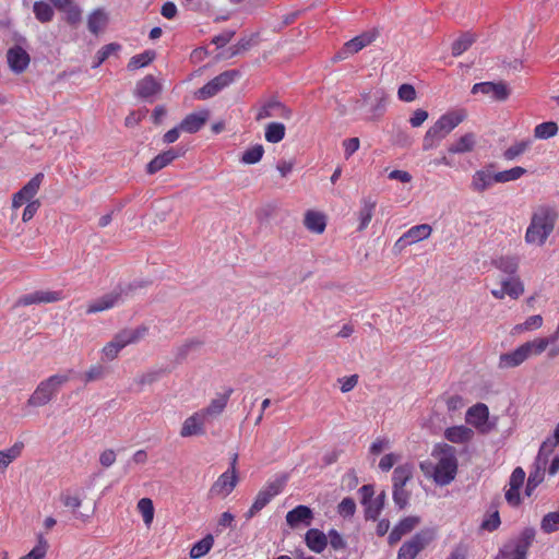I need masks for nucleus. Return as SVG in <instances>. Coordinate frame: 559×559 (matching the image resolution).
I'll return each instance as SVG.
<instances>
[{"label":"nucleus","instance_id":"nucleus-6","mask_svg":"<svg viewBox=\"0 0 559 559\" xmlns=\"http://www.w3.org/2000/svg\"><path fill=\"white\" fill-rule=\"evenodd\" d=\"M465 421L480 435H488L496 429V421L490 420L489 408L485 403H476L465 414Z\"/></svg>","mask_w":559,"mask_h":559},{"label":"nucleus","instance_id":"nucleus-16","mask_svg":"<svg viewBox=\"0 0 559 559\" xmlns=\"http://www.w3.org/2000/svg\"><path fill=\"white\" fill-rule=\"evenodd\" d=\"M7 62L14 73L21 74L28 68L31 57L23 47L14 45L7 51Z\"/></svg>","mask_w":559,"mask_h":559},{"label":"nucleus","instance_id":"nucleus-59","mask_svg":"<svg viewBox=\"0 0 559 559\" xmlns=\"http://www.w3.org/2000/svg\"><path fill=\"white\" fill-rule=\"evenodd\" d=\"M500 516L499 512L495 511L493 513L489 514L481 523L480 527L488 532L496 531L500 525Z\"/></svg>","mask_w":559,"mask_h":559},{"label":"nucleus","instance_id":"nucleus-19","mask_svg":"<svg viewBox=\"0 0 559 559\" xmlns=\"http://www.w3.org/2000/svg\"><path fill=\"white\" fill-rule=\"evenodd\" d=\"M207 419L204 417L203 413H201L200 411L193 413L183 421L180 429V436L187 438L192 436L204 435V425Z\"/></svg>","mask_w":559,"mask_h":559},{"label":"nucleus","instance_id":"nucleus-1","mask_svg":"<svg viewBox=\"0 0 559 559\" xmlns=\"http://www.w3.org/2000/svg\"><path fill=\"white\" fill-rule=\"evenodd\" d=\"M559 212L554 204H539L533 209L524 240L530 246L543 247L554 233Z\"/></svg>","mask_w":559,"mask_h":559},{"label":"nucleus","instance_id":"nucleus-34","mask_svg":"<svg viewBox=\"0 0 559 559\" xmlns=\"http://www.w3.org/2000/svg\"><path fill=\"white\" fill-rule=\"evenodd\" d=\"M525 360H527V356L522 347V345L518 346L514 350L510 353L501 354L499 357V367L500 368H515L522 365Z\"/></svg>","mask_w":559,"mask_h":559},{"label":"nucleus","instance_id":"nucleus-40","mask_svg":"<svg viewBox=\"0 0 559 559\" xmlns=\"http://www.w3.org/2000/svg\"><path fill=\"white\" fill-rule=\"evenodd\" d=\"M507 295L513 299H518L524 293V285L519 276H512L501 281Z\"/></svg>","mask_w":559,"mask_h":559},{"label":"nucleus","instance_id":"nucleus-4","mask_svg":"<svg viewBox=\"0 0 559 559\" xmlns=\"http://www.w3.org/2000/svg\"><path fill=\"white\" fill-rule=\"evenodd\" d=\"M69 380L70 376L68 373L52 374L43 380L27 400V404L34 407L48 404L56 396L60 388Z\"/></svg>","mask_w":559,"mask_h":559},{"label":"nucleus","instance_id":"nucleus-27","mask_svg":"<svg viewBox=\"0 0 559 559\" xmlns=\"http://www.w3.org/2000/svg\"><path fill=\"white\" fill-rule=\"evenodd\" d=\"M209 117L210 112L207 110L191 112L183 118L180 129L187 133H195L205 124Z\"/></svg>","mask_w":559,"mask_h":559},{"label":"nucleus","instance_id":"nucleus-22","mask_svg":"<svg viewBox=\"0 0 559 559\" xmlns=\"http://www.w3.org/2000/svg\"><path fill=\"white\" fill-rule=\"evenodd\" d=\"M313 520L312 510L304 504H299L286 514V522L289 527L296 528L300 524L309 526Z\"/></svg>","mask_w":559,"mask_h":559},{"label":"nucleus","instance_id":"nucleus-5","mask_svg":"<svg viewBox=\"0 0 559 559\" xmlns=\"http://www.w3.org/2000/svg\"><path fill=\"white\" fill-rule=\"evenodd\" d=\"M534 537V528L523 530L516 538L506 543L493 559H527V552Z\"/></svg>","mask_w":559,"mask_h":559},{"label":"nucleus","instance_id":"nucleus-60","mask_svg":"<svg viewBox=\"0 0 559 559\" xmlns=\"http://www.w3.org/2000/svg\"><path fill=\"white\" fill-rule=\"evenodd\" d=\"M399 98L403 102H413L416 98L415 87L411 84H402L397 91Z\"/></svg>","mask_w":559,"mask_h":559},{"label":"nucleus","instance_id":"nucleus-3","mask_svg":"<svg viewBox=\"0 0 559 559\" xmlns=\"http://www.w3.org/2000/svg\"><path fill=\"white\" fill-rule=\"evenodd\" d=\"M463 111H451L442 115L425 133L423 150L430 151L437 147L463 120Z\"/></svg>","mask_w":559,"mask_h":559},{"label":"nucleus","instance_id":"nucleus-25","mask_svg":"<svg viewBox=\"0 0 559 559\" xmlns=\"http://www.w3.org/2000/svg\"><path fill=\"white\" fill-rule=\"evenodd\" d=\"M475 437L474 430L465 425L449 427L444 430V438L452 443L466 444Z\"/></svg>","mask_w":559,"mask_h":559},{"label":"nucleus","instance_id":"nucleus-46","mask_svg":"<svg viewBox=\"0 0 559 559\" xmlns=\"http://www.w3.org/2000/svg\"><path fill=\"white\" fill-rule=\"evenodd\" d=\"M285 126L280 122H271L265 128V140L270 143H278L285 136Z\"/></svg>","mask_w":559,"mask_h":559},{"label":"nucleus","instance_id":"nucleus-15","mask_svg":"<svg viewBox=\"0 0 559 559\" xmlns=\"http://www.w3.org/2000/svg\"><path fill=\"white\" fill-rule=\"evenodd\" d=\"M293 111L286 105L277 100H271L261 106L257 112L255 119L258 121L266 118H281L289 120Z\"/></svg>","mask_w":559,"mask_h":559},{"label":"nucleus","instance_id":"nucleus-24","mask_svg":"<svg viewBox=\"0 0 559 559\" xmlns=\"http://www.w3.org/2000/svg\"><path fill=\"white\" fill-rule=\"evenodd\" d=\"M148 332V328L146 325H140L134 330L124 329L119 331L112 338L118 346L124 348L127 345L134 344L140 342Z\"/></svg>","mask_w":559,"mask_h":559},{"label":"nucleus","instance_id":"nucleus-2","mask_svg":"<svg viewBox=\"0 0 559 559\" xmlns=\"http://www.w3.org/2000/svg\"><path fill=\"white\" fill-rule=\"evenodd\" d=\"M432 456L437 459L432 467V477L440 486L449 485L457 473V459L455 449L448 443H439L432 450Z\"/></svg>","mask_w":559,"mask_h":559},{"label":"nucleus","instance_id":"nucleus-31","mask_svg":"<svg viewBox=\"0 0 559 559\" xmlns=\"http://www.w3.org/2000/svg\"><path fill=\"white\" fill-rule=\"evenodd\" d=\"M234 390L231 388L227 389L224 394L218 395L216 399H213L207 407L202 408L200 412L204 414V417L209 420V418L217 417L221 415L233 394Z\"/></svg>","mask_w":559,"mask_h":559},{"label":"nucleus","instance_id":"nucleus-48","mask_svg":"<svg viewBox=\"0 0 559 559\" xmlns=\"http://www.w3.org/2000/svg\"><path fill=\"white\" fill-rule=\"evenodd\" d=\"M526 173V169L521 166H515L508 170L498 171L495 174L493 179L496 182H509L521 178Z\"/></svg>","mask_w":559,"mask_h":559},{"label":"nucleus","instance_id":"nucleus-54","mask_svg":"<svg viewBox=\"0 0 559 559\" xmlns=\"http://www.w3.org/2000/svg\"><path fill=\"white\" fill-rule=\"evenodd\" d=\"M356 511V503L354 499L347 497L344 498L337 506V512L340 515L344 518H349L355 514Z\"/></svg>","mask_w":559,"mask_h":559},{"label":"nucleus","instance_id":"nucleus-63","mask_svg":"<svg viewBox=\"0 0 559 559\" xmlns=\"http://www.w3.org/2000/svg\"><path fill=\"white\" fill-rule=\"evenodd\" d=\"M121 349L122 348L111 340L103 347L102 353L107 360H114L118 357Z\"/></svg>","mask_w":559,"mask_h":559},{"label":"nucleus","instance_id":"nucleus-17","mask_svg":"<svg viewBox=\"0 0 559 559\" xmlns=\"http://www.w3.org/2000/svg\"><path fill=\"white\" fill-rule=\"evenodd\" d=\"M64 298L62 292L59 290H36L34 293L23 295L19 298L17 305L31 306L34 304H51L60 301Z\"/></svg>","mask_w":559,"mask_h":559},{"label":"nucleus","instance_id":"nucleus-33","mask_svg":"<svg viewBox=\"0 0 559 559\" xmlns=\"http://www.w3.org/2000/svg\"><path fill=\"white\" fill-rule=\"evenodd\" d=\"M476 145V135L468 132L460 136L455 142L448 146V154H465L474 151Z\"/></svg>","mask_w":559,"mask_h":559},{"label":"nucleus","instance_id":"nucleus-56","mask_svg":"<svg viewBox=\"0 0 559 559\" xmlns=\"http://www.w3.org/2000/svg\"><path fill=\"white\" fill-rule=\"evenodd\" d=\"M328 543L334 550H342L346 548V542L336 530H330L328 533Z\"/></svg>","mask_w":559,"mask_h":559},{"label":"nucleus","instance_id":"nucleus-21","mask_svg":"<svg viewBox=\"0 0 559 559\" xmlns=\"http://www.w3.org/2000/svg\"><path fill=\"white\" fill-rule=\"evenodd\" d=\"M162 92V84L151 74L138 81L134 94L143 99H151Z\"/></svg>","mask_w":559,"mask_h":559},{"label":"nucleus","instance_id":"nucleus-35","mask_svg":"<svg viewBox=\"0 0 559 559\" xmlns=\"http://www.w3.org/2000/svg\"><path fill=\"white\" fill-rule=\"evenodd\" d=\"M495 174L490 173L487 169H480L475 171L472 177L471 188L473 191L483 193L489 187H491L496 179H493Z\"/></svg>","mask_w":559,"mask_h":559},{"label":"nucleus","instance_id":"nucleus-58","mask_svg":"<svg viewBox=\"0 0 559 559\" xmlns=\"http://www.w3.org/2000/svg\"><path fill=\"white\" fill-rule=\"evenodd\" d=\"M543 317L539 314H534L528 317L523 324L518 325V330H525V331H532L537 330L543 325Z\"/></svg>","mask_w":559,"mask_h":559},{"label":"nucleus","instance_id":"nucleus-11","mask_svg":"<svg viewBox=\"0 0 559 559\" xmlns=\"http://www.w3.org/2000/svg\"><path fill=\"white\" fill-rule=\"evenodd\" d=\"M361 102L369 107L371 119H379L385 112L388 95L382 88H373L361 94Z\"/></svg>","mask_w":559,"mask_h":559},{"label":"nucleus","instance_id":"nucleus-20","mask_svg":"<svg viewBox=\"0 0 559 559\" xmlns=\"http://www.w3.org/2000/svg\"><path fill=\"white\" fill-rule=\"evenodd\" d=\"M121 296H122L121 290L120 292H118V290L110 292V293L102 296L100 298L90 302L86 308V313L93 314V313L102 312L105 310H109L119 304V301L121 300Z\"/></svg>","mask_w":559,"mask_h":559},{"label":"nucleus","instance_id":"nucleus-29","mask_svg":"<svg viewBox=\"0 0 559 559\" xmlns=\"http://www.w3.org/2000/svg\"><path fill=\"white\" fill-rule=\"evenodd\" d=\"M360 210L357 213L359 219L358 230L362 231L368 227L373 217L377 201L371 197H365L360 200Z\"/></svg>","mask_w":559,"mask_h":559},{"label":"nucleus","instance_id":"nucleus-37","mask_svg":"<svg viewBox=\"0 0 559 559\" xmlns=\"http://www.w3.org/2000/svg\"><path fill=\"white\" fill-rule=\"evenodd\" d=\"M413 477V465L403 464L395 467L392 475L393 488L405 487Z\"/></svg>","mask_w":559,"mask_h":559},{"label":"nucleus","instance_id":"nucleus-62","mask_svg":"<svg viewBox=\"0 0 559 559\" xmlns=\"http://www.w3.org/2000/svg\"><path fill=\"white\" fill-rule=\"evenodd\" d=\"M41 203L39 200H33L31 201L29 203H26V206L23 211V214H22V221L24 223H27L29 222L37 213V211L39 210Z\"/></svg>","mask_w":559,"mask_h":559},{"label":"nucleus","instance_id":"nucleus-41","mask_svg":"<svg viewBox=\"0 0 559 559\" xmlns=\"http://www.w3.org/2000/svg\"><path fill=\"white\" fill-rule=\"evenodd\" d=\"M495 265L498 270L503 272L504 274L512 276H516V272L519 270V259L516 257H501L495 261Z\"/></svg>","mask_w":559,"mask_h":559},{"label":"nucleus","instance_id":"nucleus-12","mask_svg":"<svg viewBox=\"0 0 559 559\" xmlns=\"http://www.w3.org/2000/svg\"><path fill=\"white\" fill-rule=\"evenodd\" d=\"M236 460L237 456H235L230 468L224 472L212 485L210 489L212 496L225 498L235 489L238 483Z\"/></svg>","mask_w":559,"mask_h":559},{"label":"nucleus","instance_id":"nucleus-32","mask_svg":"<svg viewBox=\"0 0 559 559\" xmlns=\"http://www.w3.org/2000/svg\"><path fill=\"white\" fill-rule=\"evenodd\" d=\"M305 543L311 551L321 554L326 548L328 536L318 528H310L305 535Z\"/></svg>","mask_w":559,"mask_h":559},{"label":"nucleus","instance_id":"nucleus-13","mask_svg":"<svg viewBox=\"0 0 559 559\" xmlns=\"http://www.w3.org/2000/svg\"><path fill=\"white\" fill-rule=\"evenodd\" d=\"M237 72L231 71H225L217 76H215L213 80L207 82L204 86H202L198 93L197 96L199 99H206L210 97H213L218 92H221L223 88L228 86L230 83L234 82L235 78L237 76Z\"/></svg>","mask_w":559,"mask_h":559},{"label":"nucleus","instance_id":"nucleus-61","mask_svg":"<svg viewBox=\"0 0 559 559\" xmlns=\"http://www.w3.org/2000/svg\"><path fill=\"white\" fill-rule=\"evenodd\" d=\"M408 499L409 492L404 487L393 488V500L400 509L406 507Z\"/></svg>","mask_w":559,"mask_h":559},{"label":"nucleus","instance_id":"nucleus-49","mask_svg":"<svg viewBox=\"0 0 559 559\" xmlns=\"http://www.w3.org/2000/svg\"><path fill=\"white\" fill-rule=\"evenodd\" d=\"M138 511L142 514L144 523L150 526L154 519V506L150 498H142L136 504Z\"/></svg>","mask_w":559,"mask_h":559},{"label":"nucleus","instance_id":"nucleus-50","mask_svg":"<svg viewBox=\"0 0 559 559\" xmlns=\"http://www.w3.org/2000/svg\"><path fill=\"white\" fill-rule=\"evenodd\" d=\"M264 154V148L261 144H255L246 150L240 158L241 163L252 165L259 163Z\"/></svg>","mask_w":559,"mask_h":559},{"label":"nucleus","instance_id":"nucleus-57","mask_svg":"<svg viewBox=\"0 0 559 559\" xmlns=\"http://www.w3.org/2000/svg\"><path fill=\"white\" fill-rule=\"evenodd\" d=\"M525 472L522 467H515L510 476L509 486L514 489H521L525 480Z\"/></svg>","mask_w":559,"mask_h":559},{"label":"nucleus","instance_id":"nucleus-28","mask_svg":"<svg viewBox=\"0 0 559 559\" xmlns=\"http://www.w3.org/2000/svg\"><path fill=\"white\" fill-rule=\"evenodd\" d=\"M304 225L309 231L321 235L326 228V216L319 211L308 210L305 213Z\"/></svg>","mask_w":559,"mask_h":559},{"label":"nucleus","instance_id":"nucleus-10","mask_svg":"<svg viewBox=\"0 0 559 559\" xmlns=\"http://www.w3.org/2000/svg\"><path fill=\"white\" fill-rule=\"evenodd\" d=\"M44 174L38 173L31 178L17 192L12 195V209L16 210L25 203L36 200L38 191L44 181Z\"/></svg>","mask_w":559,"mask_h":559},{"label":"nucleus","instance_id":"nucleus-52","mask_svg":"<svg viewBox=\"0 0 559 559\" xmlns=\"http://www.w3.org/2000/svg\"><path fill=\"white\" fill-rule=\"evenodd\" d=\"M121 46L117 43H110L108 45L103 46L95 56V62L93 68H98L105 60L109 58L114 52L119 51Z\"/></svg>","mask_w":559,"mask_h":559},{"label":"nucleus","instance_id":"nucleus-53","mask_svg":"<svg viewBox=\"0 0 559 559\" xmlns=\"http://www.w3.org/2000/svg\"><path fill=\"white\" fill-rule=\"evenodd\" d=\"M540 528L545 533H554L559 530V510L547 513L540 523Z\"/></svg>","mask_w":559,"mask_h":559},{"label":"nucleus","instance_id":"nucleus-47","mask_svg":"<svg viewBox=\"0 0 559 559\" xmlns=\"http://www.w3.org/2000/svg\"><path fill=\"white\" fill-rule=\"evenodd\" d=\"M531 145L532 141L530 139L516 142L503 152V157L507 160H513L525 153L531 147Z\"/></svg>","mask_w":559,"mask_h":559},{"label":"nucleus","instance_id":"nucleus-8","mask_svg":"<svg viewBox=\"0 0 559 559\" xmlns=\"http://www.w3.org/2000/svg\"><path fill=\"white\" fill-rule=\"evenodd\" d=\"M285 486L284 479H275L267 481L258 492L255 499L248 510L246 518H253L259 511H261L274 497L280 495Z\"/></svg>","mask_w":559,"mask_h":559},{"label":"nucleus","instance_id":"nucleus-44","mask_svg":"<svg viewBox=\"0 0 559 559\" xmlns=\"http://www.w3.org/2000/svg\"><path fill=\"white\" fill-rule=\"evenodd\" d=\"M521 345L527 356V359L533 356L542 355L548 348L547 341L543 340V337H535L534 340L527 341Z\"/></svg>","mask_w":559,"mask_h":559},{"label":"nucleus","instance_id":"nucleus-55","mask_svg":"<svg viewBox=\"0 0 559 559\" xmlns=\"http://www.w3.org/2000/svg\"><path fill=\"white\" fill-rule=\"evenodd\" d=\"M47 543L40 538L38 544L20 559H43L47 554Z\"/></svg>","mask_w":559,"mask_h":559},{"label":"nucleus","instance_id":"nucleus-39","mask_svg":"<svg viewBox=\"0 0 559 559\" xmlns=\"http://www.w3.org/2000/svg\"><path fill=\"white\" fill-rule=\"evenodd\" d=\"M214 544V537L211 534H207L205 537H203L201 540L193 544V546L190 549V558L192 559H199L203 556H205Z\"/></svg>","mask_w":559,"mask_h":559},{"label":"nucleus","instance_id":"nucleus-51","mask_svg":"<svg viewBox=\"0 0 559 559\" xmlns=\"http://www.w3.org/2000/svg\"><path fill=\"white\" fill-rule=\"evenodd\" d=\"M474 36L472 34H464L452 44V55L454 57L461 56L474 43Z\"/></svg>","mask_w":559,"mask_h":559},{"label":"nucleus","instance_id":"nucleus-23","mask_svg":"<svg viewBox=\"0 0 559 559\" xmlns=\"http://www.w3.org/2000/svg\"><path fill=\"white\" fill-rule=\"evenodd\" d=\"M148 332V328L146 325H140L134 330L124 329L119 331L112 338L118 346L124 348L127 345L134 344L140 342Z\"/></svg>","mask_w":559,"mask_h":559},{"label":"nucleus","instance_id":"nucleus-18","mask_svg":"<svg viewBox=\"0 0 559 559\" xmlns=\"http://www.w3.org/2000/svg\"><path fill=\"white\" fill-rule=\"evenodd\" d=\"M432 227L429 224H420L411 227L395 242V247L402 249L408 245L416 243L430 237Z\"/></svg>","mask_w":559,"mask_h":559},{"label":"nucleus","instance_id":"nucleus-14","mask_svg":"<svg viewBox=\"0 0 559 559\" xmlns=\"http://www.w3.org/2000/svg\"><path fill=\"white\" fill-rule=\"evenodd\" d=\"M376 38H377V32H374V31L362 33V34L354 37L353 39L346 41L343 45L342 49L336 53L335 58L338 60L346 59V58L357 53L358 51H360L361 49H364L371 43H373L376 40Z\"/></svg>","mask_w":559,"mask_h":559},{"label":"nucleus","instance_id":"nucleus-26","mask_svg":"<svg viewBox=\"0 0 559 559\" xmlns=\"http://www.w3.org/2000/svg\"><path fill=\"white\" fill-rule=\"evenodd\" d=\"M420 522L418 516H407L402 519L389 534L388 540L390 545H394L401 538L411 533Z\"/></svg>","mask_w":559,"mask_h":559},{"label":"nucleus","instance_id":"nucleus-43","mask_svg":"<svg viewBox=\"0 0 559 559\" xmlns=\"http://www.w3.org/2000/svg\"><path fill=\"white\" fill-rule=\"evenodd\" d=\"M33 12L40 23H48L55 16L52 7L45 1H36L33 5Z\"/></svg>","mask_w":559,"mask_h":559},{"label":"nucleus","instance_id":"nucleus-42","mask_svg":"<svg viewBox=\"0 0 559 559\" xmlns=\"http://www.w3.org/2000/svg\"><path fill=\"white\" fill-rule=\"evenodd\" d=\"M155 59V52L153 50H145L142 53L133 56L128 62V70L135 71L143 67L148 66Z\"/></svg>","mask_w":559,"mask_h":559},{"label":"nucleus","instance_id":"nucleus-38","mask_svg":"<svg viewBox=\"0 0 559 559\" xmlns=\"http://www.w3.org/2000/svg\"><path fill=\"white\" fill-rule=\"evenodd\" d=\"M108 22V16L106 12L102 9H97L93 11L87 20L88 31L95 35H97L100 31H103Z\"/></svg>","mask_w":559,"mask_h":559},{"label":"nucleus","instance_id":"nucleus-45","mask_svg":"<svg viewBox=\"0 0 559 559\" xmlns=\"http://www.w3.org/2000/svg\"><path fill=\"white\" fill-rule=\"evenodd\" d=\"M558 133V124L555 121H546L534 128V136L539 140H547Z\"/></svg>","mask_w":559,"mask_h":559},{"label":"nucleus","instance_id":"nucleus-9","mask_svg":"<svg viewBox=\"0 0 559 559\" xmlns=\"http://www.w3.org/2000/svg\"><path fill=\"white\" fill-rule=\"evenodd\" d=\"M548 447V442H544L540 445V449L538 451V454L536 456L535 463H534V471H532L528 475L526 487H525V493L526 496H531L533 491L537 488L539 484L543 483L545 473H546V465L548 462V453H546Z\"/></svg>","mask_w":559,"mask_h":559},{"label":"nucleus","instance_id":"nucleus-30","mask_svg":"<svg viewBox=\"0 0 559 559\" xmlns=\"http://www.w3.org/2000/svg\"><path fill=\"white\" fill-rule=\"evenodd\" d=\"M181 155L175 148L167 150L155 156L146 166V171L151 175L159 171L160 169L168 166L171 162Z\"/></svg>","mask_w":559,"mask_h":559},{"label":"nucleus","instance_id":"nucleus-7","mask_svg":"<svg viewBox=\"0 0 559 559\" xmlns=\"http://www.w3.org/2000/svg\"><path fill=\"white\" fill-rule=\"evenodd\" d=\"M436 537L431 528L416 533L411 539L404 542L399 549L396 559H415Z\"/></svg>","mask_w":559,"mask_h":559},{"label":"nucleus","instance_id":"nucleus-64","mask_svg":"<svg viewBox=\"0 0 559 559\" xmlns=\"http://www.w3.org/2000/svg\"><path fill=\"white\" fill-rule=\"evenodd\" d=\"M104 374V368L100 365H93L84 373V381L86 383L100 379Z\"/></svg>","mask_w":559,"mask_h":559},{"label":"nucleus","instance_id":"nucleus-36","mask_svg":"<svg viewBox=\"0 0 559 559\" xmlns=\"http://www.w3.org/2000/svg\"><path fill=\"white\" fill-rule=\"evenodd\" d=\"M23 442H15L11 448L0 451V473L5 472L8 466L22 454Z\"/></svg>","mask_w":559,"mask_h":559}]
</instances>
